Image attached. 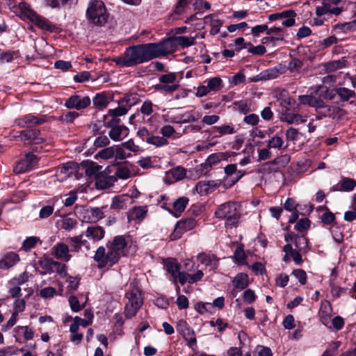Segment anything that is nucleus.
Returning a JSON list of instances; mask_svg holds the SVG:
<instances>
[{"mask_svg":"<svg viewBox=\"0 0 356 356\" xmlns=\"http://www.w3.org/2000/svg\"><path fill=\"white\" fill-rule=\"evenodd\" d=\"M356 186V181L348 177H343L341 180L331 188V191H352Z\"/></svg>","mask_w":356,"mask_h":356,"instance_id":"nucleus-24","label":"nucleus"},{"mask_svg":"<svg viewBox=\"0 0 356 356\" xmlns=\"http://www.w3.org/2000/svg\"><path fill=\"white\" fill-rule=\"evenodd\" d=\"M283 251L286 254H290L291 257L296 265L300 266L302 264V259L300 252L302 250H293V248L291 246V243H289L286 244L283 247Z\"/></svg>","mask_w":356,"mask_h":356,"instance_id":"nucleus-36","label":"nucleus"},{"mask_svg":"<svg viewBox=\"0 0 356 356\" xmlns=\"http://www.w3.org/2000/svg\"><path fill=\"white\" fill-rule=\"evenodd\" d=\"M267 147L268 149H284L286 148V146L284 145L282 137L276 134L268 140Z\"/></svg>","mask_w":356,"mask_h":356,"instance_id":"nucleus-39","label":"nucleus"},{"mask_svg":"<svg viewBox=\"0 0 356 356\" xmlns=\"http://www.w3.org/2000/svg\"><path fill=\"white\" fill-rule=\"evenodd\" d=\"M188 203V197H180L173 202V204H172L173 209L175 211L181 213L184 211Z\"/></svg>","mask_w":356,"mask_h":356,"instance_id":"nucleus-58","label":"nucleus"},{"mask_svg":"<svg viewBox=\"0 0 356 356\" xmlns=\"http://www.w3.org/2000/svg\"><path fill=\"white\" fill-rule=\"evenodd\" d=\"M332 308L329 301L323 300L321 303L318 311V317L320 321L326 326L328 329H331L332 326L330 325L331 321Z\"/></svg>","mask_w":356,"mask_h":356,"instance_id":"nucleus-18","label":"nucleus"},{"mask_svg":"<svg viewBox=\"0 0 356 356\" xmlns=\"http://www.w3.org/2000/svg\"><path fill=\"white\" fill-rule=\"evenodd\" d=\"M335 92L340 98V99L343 102H347L350 98H355L356 97V93L355 90L348 89L345 87H339L335 88Z\"/></svg>","mask_w":356,"mask_h":356,"instance_id":"nucleus-38","label":"nucleus"},{"mask_svg":"<svg viewBox=\"0 0 356 356\" xmlns=\"http://www.w3.org/2000/svg\"><path fill=\"white\" fill-rule=\"evenodd\" d=\"M197 37V35H196L195 37L176 36L172 38L165 40L161 42V43H165L167 42L170 43L169 46L170 47L171 50L168 52V54L175 51L177 44H179L183 48L188 47L195 44V39Z\"/></svg>","mask_w":356,"mask_h":356,"instance_id":"nucleus-12","label":"nucleus"},{"mask_svg":"<svg viewBox=\"0 0 356 356\" xmlns=\"http://www.w3.org/2000/svg\"><path fill=\"white\" fill-rule=\"evenodd\" d=\"M140 113L144 116H151L154 113V104L149 99H146L140 108Z\"/></svg>","mask_w":356,"mask_h":356,"instance_id":"nucleus-57","label":"nucleus"},{"mask_svg":"<svg viewBox=\"0 0 356 356\" xmlns=\"http://www.w3.org/2000/svg\"><path fill=\"white\" fill-rule=\"evenodd\" d=\"M37 156L33 153H28L24 158L19 161L14 168V172L17 174H21L33 169L38 163Z\"/></svg>","mask_w":356,"mask_h":356,"instance_id":"nucleus-13","label":"nucleus"},{"mask_svg":"<svg viewBox=\"0 0 356 356\" xmlns=\"http://www.w3.org/2000/svg\"><path fill=\"white\" fill-rule=\"evenodd\" d=\"M54 255L56 258L63 260L64 261H69L71 258L72 255L70 254V248L69 246L63 243H56L54 248Z\"/></svg>","mask_w":356,"mask_h":356,"instance_id":"nucleus-22","label":"nucleus"},{"mask_svg":"<svg viewBox=\"0 0 356 356\" xmlns=\"http://www.w3.org/2000/svg\"><path fill=\"white\" fill-rule=\"evenodd\" d=\"M40 238L38 236L27 237L22 243V249L26 252L33 249L36 244L40 242Z\"/></svg>","mask_w":356,"mask_h":356,"instance_id":"nucleus-47","label":"nucleus"},{"mask_svg":"<svg viewBox=\"0 0 356 356\" xmlns=\"http://www.w3.org/2000/svg\"><path fill=\"white\" fill-rule=\"evenodd\" d=\"M129 134V129L124 125L113 127L108 131V136L113 141H121Z\"/></svg>","mask_w":356,"mask_h":356,"instance_id":"nucleus-25","label":"nucleus"},{"mask_svg":"<svg viewBox=\"0 0 356 356\" xmlns=\"http://www.w3.org/2000/svg\"><path fill=\"white\" fill-rule=\"evenodd\" d=\"M14 337L16 341L22 343L19 337L22 335L25 340H31L34 337V332L32 328L29 326H17L14 329Z\"/></svg>","mask_w":356,"mask_h":356,"instance_id":"nucleus-31","label":"nucleus"},{"mask_svg":"<svg viewBox=\"0 0 356 356\" xmlns=\"http://www.w3.org/2000/svg\"><path fill=\"white\" fill-rule=\"evenodd\" d=\"M86 236L93 240L99 241L104 237V229L98 225L90 226L85 232Z\"/></svg>","mask_w":356,"mask_h":356,"instance_id":"nucleus-26","label":"nucleus"},{"mask_svg":"<svg viewBox=\"0 0 356 356\" xmlns=\"http://www.w3.org/2000/svg\"><path fill=\"white\" fill-rule=\"evenodd\" d=\"M234 287L238 291L245 289L249 284V277L246 273H238L232 281Z\"/></svg>","mask_w":356,"mask_h":356,"instance_id":"nucleus-32","label":"nucleus"},{"mask_svg":"<svg viewBox=\"0 0 356 356\" xmlns=\"http://www.w3.org/2000/svg\"><path fill=\"white\" fill-rule=\"evenodd\" d=\"M166 270L171 274L174 279V282H179L181 285L188 282L193 284L200 281L204 276L202 270H197L193 274L186 273L179 270V266L172 260H168L165 262Z\"/></svg>","mask_w":356,"mask_h":356,"instance_id":"nucleus-3","label":"nucleus"},{"mask_svg":"<svg viewBox=\"0 0 356 356\" xmlns=\"http://www.w3.org/2000/svg\"><path fill=\"white\" fill-rule=\"evenodd\" d=\"M95 261L99 263V268H104L106 266H112L113 264H110L107 261V254H106L105 248L103 246H99L95 252L93 257Z\"/></svg>","mask_w":356,"mask_h":356,"instance_id":"nucleus-34","label":"nucleus"},{"mask_svg":"<svg viewBox=\"0 0 356 356\" xmlns=\"http://www.w3.org/2000/svg\"><path fill=\"white\" fill-rule=\"evenodd\" d=\"M45 122L44 116L38 117L31 114H29L15 120V124L19 127H29L36 124H41Z\"/></svg>","mask_w":356,"mask_h":356,"instance_id":"nucleus-17","label":"nucleus"},{"mask_svg":"<svg viewBox=\"0 0 356 356\" xmlns=\"http://www.w3.org/2000/svg\"><path fill=\"white\" fill-rule=\"evenodd\" d=\"M77 225V221L76 219L72 218H65L62 220L61 228L66 230L70 231L73 229Z\"/></svg>","mask_w":356,"mask_h":356,"instance_id":"nucleus-64","label":"nucleus"},{"mask_svg":"<svg viewBox=\"0 0 356 356\" xmlns=\"http://www.w3.org/2000/svg\"><path fill=\"white\" fill-rule=\"evenodd\" d=\"M200 264L204 266V269L209 271L216 270L219 265V259L213 254L200 252L196 256Z\"/></svg>","mask_w":356,"mask_h":356,"instance_id":"nucleus-14","label":"nucleus"},{"mask_svg":"<svg viewBox=\"0 0 356 356\" xmlns=\"http://www.w3.org/2000/svg\"><path fill=\"white\" fill-rule=\"evenodd\" d=\"M39 263L40 267L49 273L55 272L56 266H59L58 261H55L49 258L41 259Z\"/></svg>","mask_w":356,"mask_h":356,"instance_id":"nucleus-42","label":"nucleus"},{"mask_svg":"<svg viewBox=\"0 0 356 356\" xmlns=\"http://www.w3.org/2000/svg\"><path fill=\"white\" fill-rule=\"evenodd\" d=\"M236 164H229L225 168L226 177L224 178V183L226 186H229L230 179L233 178V175L236 172Z\"/></svg>","mask_w":356,"mask_h":356,"instance_id":"nucleus-54","label":"nucleus"},{"mask_svg":"<svg viewBox=\"0 0 356 356\" xmlns=\"http://www.w3.org/2000/svg\"><path fill=\"white\" fill-rule=\"evenodd\" d=\"M113 176H116V181L118 179H127L131 177V171L126 166L118 167Z\"/></svg>","mask_w":356,"mask_h":356,"instance_id":"nucleus-61","label":"nucleus"},{"mask_svg":"<svg viewBox=\"0 0 356 356\" xmlns=\"http://www.w3.org/2000/svg\"><path fill=\"white\" fill-rule=\"evenodd\" d=\"M340 0H324L327 14H333L336 16L339 15L342 12V9L337 6Z\"/></svg>","mask_w":356,"mask_h":356,"instance_id":"nucleus-40","label":"nucleus"},{"mask_svg":"<svg viewBox=\"0 0 356 356\" xmlns=\"http://www.w3.org/2000/svg\"><path fill=\"white\" fill-rule=\"evenodd\" d=\"M146 142L148 144L153 145L156 147H162L168 144L167 138L159 136H152L149 138H147Z\"/></svg>","mask_w":356,"mask_h":356,"instance_id":"nucleus-48","label":"nucleus"},{"mask_svg":"<svg viewBox=\"0 0 356 356\" xmlns=\"http://www.w3.org/2000/svg\"><path fill=\"white\" fill-rule=\"evenodd\" d=\"M102 168V167L101 165H99L95 163H92L91 165L87 168L86 173L90 177L94 176L95 179H96L97 176L103 173Z\"/></svg>","mask_w":356,"mask_h":356,"instance_id":"nucleus-63","label":"nucleus"},{"mask_svg":"<svg viewBox=\"0 0 356 356\" xmlns=\"http://www.w3.org/2000/svg\"><path fill=\"white\" fill-rule=\"evenodd\" d=\"M115 147L113 146L104 147L99 151L94 156V158L97 160L99 159L103 160L110 159L115 156Z\"/></svg>","mask_w":356,"mask_h":356,"instance_id":"nucleus-41","label":"nucleus"},{"mask_svg":"<svg viewBox=\"0 0 356 356\" xmlns=\"http://www.w3.org/2000/svg\"><path fill=\"white\" fill-rule=\"evenodd\" d=\"M205 85H202L196 88L195 95L202 97L211 92H216L222 88V81L220 77L215 76L204 81Z\"/></svg>","mask_w":356,"mask_h":356,"instance_id":"nucleus-8","label":"nucleus"},{"mask_svg":"<svg viewBox=\"0 0 356 356\" xmlns=\"http://www.w3.org/2000/svg\"><path fill=\"white\" fill-rule=\"evenodd\" d=\"M215 216L218 218L226 220L229 225H234L240 218L239 206L234 202H225L218 207Z\"/></svg>","mask_w":356,"mask_h":356,"instance_id":"nucleus-5","label":"nucleus"},{"mask_svg":"<svg viewBox=\"0 0 356 356\" xmlns=\"http://www.w3.org/2000/svg\"><path fill=\"white\" fill-rule=\"evenodd\" d=\"M121 100L129 110L133 106L136 105L140 101V99L137 94L132 93L124 96L121 99Z\"/></svg>","mask_w":356,"mask_h":356,"instance_id":"nucleus-52","label":"nucleus"},{"mask_svg":"<svg viewBox=\"0 0 356 356\" xmlns=\"http://www.w3.org/2000/svg\"><path fill=\"white\" fill-rule=\"evenodd\" d=\"M73 173V168H71L68 164H66L56 170V176L58 179L60 181L70 177Z\"/></svg>","mask_w":356,"mask_h":356,"instance_id":"nucleus-43","label":"nucleus"},{"mask_svg":"<svg viewBox=\"0 0 356 356\" xmlns=\"http://www.w3.org/2000/svg\"><path fill=\"white\" fill-rule=\"evenodd\" d=\"M224 158L223 153L212 154L206 159L205 165L211 168L213 165H217Z\"/></svg>","mask_w":356,"mask_h":356,"instance_id":"nucleus-55","label":"nucleus"},{"mask_svg":"<svg viewBox=\"0 0 356 356\" xmlns=\"http://www.w3.org/2000/svg\"><path fill=\"white\" fill-rule=\"evenodd\" d=\"M333 31L337 33H346L356 31V18L348 22L339 23L333 26Z\"/></svg>","mask_w":356,"mask_h":356,"instance_id":"nucleus-33","label":"nucleus"},{"mask_svg":"<svg viewBox=\"0 0 356 356\" xmlns=\"http://www.w3.org/2000/svg\"><path fill=\"white\" fill-rule=\"evenodd\" d=\"M340 109L339 107L337 106H332L327 104H325L321 108V109L318 113V114L326 117L330 116L332 118H334V113L335 112H338Z\"/></svg>","mask_w":356,"mask_h":356,"instance_id":"nucleus-60","label":"nucleus"},{"mask_svg":"<svg viewBox=\"0 0 356 356\" xmlns=\"http://www.w3.org/2000/svg\"><path fill=\"white\" fill-rule=\"evenodd\" d=\"M279 171V168L274 164L272 161L266 162L261 165L259 169V172L261 174H270Z\"/></svg>","mask_w":356,"mask_h":356,"instance_id":"nucleus-53","label":"nucleus"},{"mask_svg":"<svg viewBox=\"0 0 356 356\" xmlns=\"http://www.w3.org/2000/svg\"><path fill=\"white\" fill-rule=\"evenodd\" d=\"M169 42L136 44L126 49L122 56L114 59L120 67H132L147 62L171 50Z\"/></svg>","mask_w":356,"mask_h":356,"instance_id":"nucleus-1","label":"nucleus"},{"mask_svg":"<svg viewBox=\"0 0 356 356\" xmlns=\"http://www.w3.org/2000/svg\"><path fill=\"white\" fill-rule=\"evenodd\" d=\"M147 213V207L146 206L134 207L127 212L128 221L130 222L133 220H137L140 222L145 218Z\"/></svg>","mask_w":356,"mask_h":356,"instance_id":"nucleus-21","label":"nucleus"},{"mask_svg":"<svg viewBox=\"0 0 356 356\" xmlns=\"http://www.w3.org/2000/svg\"><path fill=\"white\" fill-rule=\"evenodd\" d=\"M345 60H337L328 62L325 64V67L328 72H334L345 67Z\"/></svg>","mask_w":356,"mask_h":356,"instance_id":"nucleus-49","label":"nucleus"},{"mask_svg":"<svg viewBox=\"0 0 356 356\" xmlns=\"http://www.w3.org/2000/svg\"><path fill=\"white\" fill-rule=\"evenodd\" d=\"M67 282V292L72 293L77 290L79 285L80 278L78 277L69 276L66 280Z\"/></svg>","mask_w":356,"mask_h":356,"instance_id":"nucleus-51","label":"nucleus"},{"mask_svg":"<svg viewBox=\"0 0 356 356\" xmlns=\"http://www.w3.org/2000/svg\"><path fill=\"white\" fill-rule=\"evenodd\" d=\"M109 168H106L102 175L97 176L95 185L99 189H106L114 185L116 182V176L109 175Z\"/></svg>","mask_w":356,"mask_h":356,"instance_id":"nucleus-15","label":"nucleus"},{"mask_svg":"<svg viewBox=\"0 0 356 356\" xmlns=\"http://www.w3.org/2000/svg\"><path fill=\"white\" fill-rule=\"evenodd\" d=\"M110 102V97L106 92H100L95 95L92 99V103L95 107L102 110L105 108Z\"/></svg>","mask_w":356,"mask_h":356,"instance_id":"nucleus-35","label":"nucleus"},{"mask_svg":"<svg viewBox=\"0 0 356 356\" xmlns=\"http://www.w3.org/2000/svg\"><path fill=\"white\" fill-rule=\"evenodd\" d=\"M177 331L184 337H190V334H194V331L191 328L186 321L181 319L177 322Z\"/></svg>","mask_w":356,"mask_h":356,"instance_id":"nucleus-45","label":"nucleus"},{"mask_svg":"<svg viewBox=\"0 0 356 356\" xmlns=\"http://www.w3.org/2000/svg\"><path fill=\"white\" fill-rule=\"evenodd\" d=\"M284 239L287 242L286 244L291 243L292 247L294 245L293 250L305 251L308 245V240L305 236H298L292 232L286 234Z\"/></svg>","mask_w":356,"mask_h":356,"instance_id":"nucleus-16","label":"nucleus"},{"mask_svg":"<svg viewBox=\"0 0 356 356\" xmlns=\"http://www.w3.org/2000/svg\"><path fill=\"white\" fill-rule=\"evenodd\" d=\"M126 298L128 300L124 307V315L126 318L134 317L143 304L141 295V289L136 282H131Z\"/></svg>","mask_w":356,"mask_h":356,"instance_id":"nucleus-4","label":"nucleus"},{"mask_svg":"<svg viewBox=\"0 0 356 356\" xmlns=\"http://www.w3.org/2000/svg\"><path fill=\"white\" fill-rule=\"evenodd\" d=\"M280 119L282 122H286L288 124H300L307 121L306 116L290 112L283 113Z\"/></svg>","mask_w":356,"mask_h":356,"instance_id":"nucleus-28","label":"nucleus"},{"mask_svg":"<svg viewBox=\"0 0 356 356\" xmlns=\"http://www.w3.org/2000/svg\"><path fill=\"white\" fill-rule=\"evenodd\" d=\"M29 275L26 271H24L8 281L9 285H15L20 286L29 281Z\"/></svg>","mask_w":356,"mask_h":356,"instance_id":"nucleus-46","label":"nucleus"},{"mask_svg":"<svg viewBox=\"0 0 356 356\" xmlns=\"http://www.w3.org/2000/svg\"><path fill=\"white\" fill-rule=\"evenodd\" d=\"M86 15L90 23L102 26L108 22L109 13L102 0H90Z\"/></svg>","mask_w":356,"mask_h":356,"instance_id":"nucleus-2","label":"nucleus"},{"mask_svg":"<svg viewBox=\"0 0 356 356\" xmlns=\"http://www.w3.org/2000/svg\"><path fill=\"white\" fill-rule=\"evenodd\" d=\"M131 200V197L128 195H116L112 199L111 208L117 210L124 209Z\"/></svg>","mask_w":356,"mask_h":356,"instance_id":"nucleus-29","label":"nucleus"},{"mask_svg":"<svg viewBox=\"0 0 356 356\" xmlns=\"http://www.w3.org/2000/svg\"><path fill=\"white\" fill-rule=\"evenodd\" d=\"M196 225V220L193 218L179 220L176 223L175 229L171 234V238L173 240L179 238L184 233L193 229Z\"/></svg>","mask_w":356,"mask_h":356,"instance_id":"nucleus-10","label":"nucleus"},{"mask_svg":"<svg viewBox=\"0 0 356 356\" xmlns=\"http://www.w3.org/2000/svg\"><path fill=\"white\" fill-rule=\"evenodd\" d=\"M91 104V100L88 96H82L80 95H73L65 100V106L70 109L82 110Z\"/></svg>","mask_w":356,"mask_h":356,"instance_id":"nucleus-9","label":"nucleus"},{"mask_svg":"<svg viewBox=\"0 0 356 356\" xmlns=\"http://www.w3.org/2000/svg\"><path fill=\"white\" fill-rule=\"evenodd\" d=\"M83 234H80L78 236L70 237L67 239V243L70 244L71 247L70 252H79L81 247L85 245L86 242L85 240L82 239Z\"/></svg>","mask_w":356,"mask_h":356,"instance_id":"nucleus-37","label":"nucleus"},{"mask_svg":"<svg viewBox=\"0 0 356 356\" xmlns=\"http://www.w3.org/2000/svg\"><path fill=\"white\" fill-rule=\"evenodd\" d=\"M105 118V127L108 128H113L115 127L120 126V123L121 122V120L120 118L113 115H109L108 112L104 117Z\"/></svg>","mask_w":356,"mask_h":356,"instance_id":"nucleus-56","label":"nucleus"},{"mask_svg":"<svg viewBox=\"0 0 356 356\" xmlns=\"http://www.w3.org/2000/svg\"><path fill=\"white\" fill-rule=\"evenodd\" d=\"M249 47L248 51L254 55H264L266 52V47L261 44L253 46L250 43L244 44L243 48Z\"/></svg>","mask_w":356,"mask_h":356,"instance_id":"nucleus-59","label":"nucleus"},{"mask_svg":"<svg viewBox=\"0 0 356 356\" xmlns=\"http://www.w3.org/2000/svg\"><path fill=\"white\" fill-rule=\"evenodd\" d=\"M204 22L209 24L211 28L210 30L211 35H216L219 33L220 27L222 25V21L216 18L214 15H209L204 17Z\"/></svg>","mask_w":356,"mask_h":356,"instance_id":"nucleus-30","label":"nucleus"},{"mask_svg":"<svg viewBox=\"0 0 356 356\" xmlns=\"http://www.w3.org/2000/svg\"><path fill=\"white\" fill-rule=\"evenodd\" d=\"M40 131L38 129H28L22 131L19 136L14 138L21 140H28L31 143L39 144L44 141V139L40 136Z\"/></svg>","mask_w":356,"mask_h":356,"instance_id":"nucleus-20","label":"nucleus"},{"mask_svg":"<svg viewBox=\"0 0 356 356\" xmlns=\"http://www.w3.org/2000/svg\"><path fill=\"white\" fill-rule=\"evenodd\" d=\"M71 309L74 312H78L83 309L85 307V304H81L77 297L74 296H70L68 299Z\"/></svg>","mask_w":356,"mask_h":356,"instance_id":"nucleus-62","label":"nucleus"},{"mask_svg":"<svg viewBox=\"0 0 356 356\" xmlns=\"http://www.w3.org/2000/svg\"><path fill=\"white\" fill-rule=\"evenodd\" d=\"M182 124L188 123V122H194L197 121L200 117L201 114L200 112L196 111L195 110L186 111L182 114H181Z\"/></svg>","mask_w":356,"mask_h":356,"instance_id":"nucleus-44","label":"nucleus"},{"mask_svg":"<svg viewBox=\"0 0 356 356\" xmlns=\"http://www.w3.org/2000/svg\"><path fill=\"white\" fill-rule=\"evenodd\" d=\"M19 8L30 21L40 29L48 31H52L54 30V25H53L49 20L37 14L34 10L30 8L29 6H26L25 3H22L19 5Z\"/></svg>","mask_w":356,"mask_h":356,"instance_id":"nucleus-7","label":"nucleus"},{"mask_svg":"<svg viewBox=\"0 0 356 356\" xmlns=\"http://www.w3.org/2000/svg\"><path fill=\"white\" fill-rule=\"evenodd\" d=\"M127 243L123 236H115L107 252V261L110 264H116L122 256H124L127 252Z\"/></svg>","mask_w":356,"mask_h":356,"instance_id":"nucleus-6","label":"nucleus"},{"mask_svg":"<svg viewBox=\"0 0 356 356\" xmlns=\"http://www.w3.org/2000/svg\"><path fill=\"white\" fill-rule=\"evenodd\" d=\"M108 111L109 115H113L120 118V116L126 115L129 111V108L120 99L119 102V106L117 108L114 109H109Z\"/></svg>","mask_w":356,"mask_h":356,"instance_id":"nucleus-50","label":"nucleus"},{"mask_svg":"<svg viewBox=\"0 0 356 356\" xmlns=\"http://www.w3.org/2000/svg\"><path fill=\"white\" fill-rule=\"evenodd\" d=\"M105 207H90L84 211L83 220L87 222L95 223L105 217L104 209Z\"/></svg>","mask_w":356,"mask_h":356,"instance_id":"nucleus-19","label":"nucleus"},{"mask_svg":"<svg viewBox=\"0 0 356 356\" xmlns=\"http://www.w3.org/2000/svg\"><path fill=\"white\" fill-rule=\"evenodd\" d=\"M19 256L14 252H8L6 253L0 260V267L3 269H8L19 261Z\"/></svg>","mask_w":356,"mask_h":356,"instance_id":"nucleus-23","label":"nucleus"},{"mask_svg":"<svg viewBox=\"0 0 356 356\" xmlns=\"http://www.w3.org/2000/svg\"><path fill=\"white\" fill-rule=\"evenodd\" d=\"M286 72V67L283 65H278L274 67L268 68L262 71L257 76L252 77L250 81L257 82L259 81H266L274 79L278 76L284 74Z\"/></svg>","mask_w":356,"mask_h":356,"instance_id":"nucleus-11","label":"nucleus"},{"mask_svg":"<svg viewBox=\"0 0 356 356\" xmlns=\"http://www.w3.org/2000/svg\"><path fill=\"white\" fill-rule=\"evenodd\" d=\"M186 175V170L181 166H177L166 172V177L170 182L183 179Z\"/></svg>","mask_w":356,"mask_h":356,"instance_id":"nucleus-27","label":"nucleus"}]
</instances>
